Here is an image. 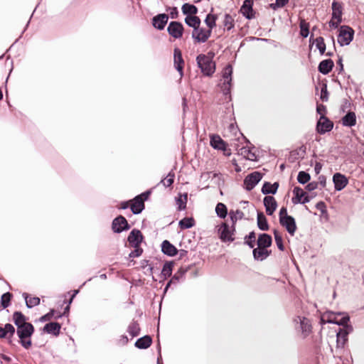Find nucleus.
I'll use <instances>...</instances> for the list:
<instances>
[{"label": "nucleus", "instance_id": "f257e3e1", "mask_svg": "<svg viewBox=\"0 0 364 364\" xmlns=\"http://www.w3.org/2000/svg\"><path fill=\"white\" fill-rule=\"evenodd\" d=\"M196 61L201 72L205 75L210 76L215 73V65L211 57L204 54H200L197 56Z\"/></svg>", "mask_w": 364, "mask_h": 364}, {"label": "nucleus", "instance_id": "f03ea898", "mask_svg": "<svg viewBox=\"0 0 364 364\" xmlns=\"http://www.w3.org/2000/svg\"><path fill=\"white\" fill-rule=\"evenodd\" d=\"M34 331L33 326L31 323L26 324L24 326H18L17 328V335L20 339L21 345L25 348H28L31 346V336Z\"/></svg>", "mask_w": 364, "mask_h": 364}, {"label": "nucleus", "instance_id": "7ed1b4c3", "mask_svg": "<svg viewBox=\"0 0 364 364\" xmlns=\"http://www.w3.org/2000/svg\"><path fill=\"white\" fill-rule=\"evenodd\" d=\"M322 320L339 326H346L349 321V316L340 312L326 311L322 314Z\"/></svg>", "mask_w": 364, "mask_h": 364}, {"label": "nucleus", "instance_id": "20e7f679", "mask_svg": "<svg viewBox=\"0 0 364 364\" xmlns=\"http://www.w3.org/2000/svg\"><path fill=\"white\" fill-rule=\"evenodd\" d=\"M354 31L348 26H342L339 29L338 43L341 46H348L353 39Z\"/></svg>", "mask_w": 364, "mask_h": 364}, {"label": "nucleus", "instance_id": "39448f33", "mask_svg": "<svg viewBox=\"0 0 364 364\" xmlns=\"http://www.w3.org/2000/svg\"><path fill=\"white\" fill-rule=\"evenodd\" d=\"M235 225L229 226L223 223L218 229L220 238L223 242H232L234 240Z\"/></svg>", "mask_w": 364, "mask_h": 364}, {"label": "nucleus", "instance_id": "423d86ee", "mask_svg": "<svg viewBox=\"0 0 364 364\" xmlns=\"http://www.w3.org/2000/svg\"><path fill=\"white\" fill-rule=\"evenodd\" d=\"M342 5L336 1L332 3V18L329 21V26L337 28L342 20Z\"/></svg>", "mask_w": 364, "mask_h": 364}, {"label": "nucleus", "instance_id": "0eeeda50", "mask_svg": "<svg viewBox=\"0 0 364 364\" xmlns=\"http://www.w3.org/2000/svg\"><path fill=\"white\" fill-rule=\"evenodd\" d=\"M232 68L230 65H227L223 72V82L221 85V89L225 95L230 93L232 81Z\"/></svg>", "mask_w": 364, "mask_h": 364}, {"label": "nucleus", "instance_id": "6e6552de", "mask_svg": "<svg viewBox=\"0 0 364 364\" xmlns=\"http://www.w3.org/2000/svg\"><path fill=\"white\" fill-rule=\"evenodd\" d=\"M212 31L210 29L201 28L200 26L193 29L192 32V38L196 43H205L210 37Z\"/></svg>", "mask_w": 364, "mask_h": 364}, {"label": "nucleus", "instance_id": "1a4fd4ad", "mask_svg": "<svg viewBox=\"0 0 364 364\" xmlns=\"http://www.w3.org/2000/svg\"><path fill=\"white\" fill-rule=\"evenodd\" d=\"M262 178V174L258 171H255L248 176L244 180V185L247 191H251Z\"/></svg>", "mask_w": 364, "mask_h": 364}, {"label": "nucleus", "instance_id": "9d476101", "mask_svg": "<svg viewBox=\"0 0 364 364\" xmlns=\"http://www.w3.org/2000/svg\"><path fill=\"white\" fill-rule=\"evenodd\" d=\"M148 193H143L140 196H136L132 201L130 208L134 214L140 213L144 208V200L146 199Z\"/></svg>", "mask_w": 364, "mask_h": 364}, {"label": "nucleus", "instance_id": "9b49d317", "mask_svg": "<svg viewBox=\"0 0 364 364\" xmlns=\"http://www.w3.org/2000/svg\"><path fill=\"white\" fill-rule=\"evenodd\" d=\"M168 34L174 38H180L183 33V26L178 21H171L167 28Z\"/></svg>", "mask_w": 364, "mask_h": 364}, {"label": "nucleus", "instance_id": "f8f14e48", "mask_svg": "<svg viewBox=\"0 0 364 364\" xmlns=\"http://www.w3.org/2000/svg\"><path fill=\"white\" fill-rule=\"evenodd\" d=\"M173 62L176 69L179 73L180 77H182L183 75L184 60L182 58L181 51L178 48H174L173 50Z\"/></svg>", "mask_w": 364, "mask_h": 364}, {"label": "nucleus", "instance_id": "ddd939ff", "mask_svg": "<svg viewBox=\"0 0 364 364\" xmlns=\"http://www.w3.org/2000/svg\"><path fill=\"white\" fill-rule=\"evenodd\" d=\"M333 124L326 117H320L318 121L316 129L319 134H324L332 129Z\"/></svg>", "mask_w": 364, "mask_h": 364}, {"label": "nucleus", "instance_id": "4468645a", "mask_svg": "<svg viewBox=\"0 0 364 364\" xmlns=\"http://www.w3.org/2000/svg\"><path fill=\"white\" fill-rule=\"evenodd\" d=\"M129 226L126 218L122 215L116 218L112 222V229L114 232H121L128 230Z\"/></svg>", "mask_w": 364, "mask_h": 364}, {"label": "nucleus", "instance_id": "2eb2a0df", "mask_svg": "<svg viewBox=\"0 0 364 364\" xmlns=\"http://www.w3.org/2000/svg\"><path fill=\"white\" fill-rule=\"evenodd\" d=\"M280 224L284 227L287 231L293 236L296 230V225L293 217H286L279 220Z\"/></svg>", "mask_w": 364, "mask_h": 364}, {"label": "nucleus", "instance_id": "dca6fc26", "mask_svg": "<svg viewBox=\"0 0 364 364\" xmlns=\"http://www.w3.org/2000/svg\"><path fill=\"white\" fill-rule=\"evenodd\" d=\"M335 189L338 191L343 190L348 183V178L340 173H336L333 176Z\"/></svg>", "mask_w": 364, "mask_h": 364}, {"label": "nucleus", "instance_id": "f3484780", "mask_svg": "<svg viewBox=\"0 0 364 364\" xmlns=\"http://www.w3.org/2000/svg\"><path fill=\"white\" fill-rule=\"evenodd\" d=\"M143 240V235L139 230L134 229L128 237L129 244L134 247H139Z\"/></svg>", "mask_w": 364, "mask_h": 364}, {"label": "nucleus", "instance_id": "a211bd4d", "mask_svg": "<svg viewBox=\"0 0 364 364\" xmlns=\"http://www.w3.org/2000/svg\"><path fill=\"white\" fill-rule=\"evenodd\" d=\"M168 20V16L167 14H161L153 18L152 23L156 28L159 30H163L167 23Z\"/></svg>", "mask_w": 364, "mask_h": 364}, {"label": "nucleus", "instance_id": "6ab92c4d", "mask_svg": "<svg viewBox=\"0 0 364 364\" xmlns=\"http://www.w3.org/2000/svg\"><path fill=\"white\" fill-rule=\"evenodd\" d=\"M264 205L265 206L267 213L269 215L273 214L277 207V203L274 198L269 196L264 197Z\"/></svg>", "mask_w": 364, "mask_h": 364}, {"label": "nucleus", "instance_id": "aec40b11", "mask_svg": "<svg viewBox=\"0 0 364 364\" xmlns=\"http://www.w3.org/2000/svg\"><path fill=\"white\" fill-rule=\"evenodd\" d=\"M345 328L341 329L337 333V343L338 345L343 346L345 342L347 340L348 334L352 331L353 328L350 326H348V323L346 326H343Z\"/></svg>", "mask_w": 364, "mask_h": 364}, {"label": "nucleus", "instance_id": "412c9836", "mask_svg": "<svg viewBox=\"0 0 364 364\" xmlns=\"http://www.w3.org/2000/svg\"><path fill=\"white\" fill-rule=\"evenodd\" d=\"M295 322L300 323L301 329L305 336L309 334L311 330V325L309 320L305 317L298 316L295 319Z\"/></svg>", "mask_w": 364, "mask_h": 364}, {"label": "nucleus", "instance_id": "4be33fe9", "mask_svg": "<svg viewBox=\"0 0 364 364\" xmlns=\"http://www.w3.org/2000/svg\"><path fill=\"white\" fill-rule=\"evenodd\" d=\"M238 154L243 156L245 159L250 160V161H256L257 156L254 151H252V149L248 146H242L238 150Z\"/></svg>", "mask_w": 364, "mask_h": 364}, {"label": "nucleus", "instance_id": "5701e85b", "mask_svg": "<svg viewBox=\"0 0 364 364\" xmlns=\"http://www.w3.org/2000/svg\"><path fill=\"white\" fill-rule=\"evenodd\" d=\"M334 63L332 60L327 59L322 60L318 65V70L323 75H326L331 72Z\"/></svg>", "mask_w": 364, "mask_h": 364}, {"label": "nucleus", "instance_id": "b1692460", "mask_svg": "<svg viewBox=\"0 0 364 364\" xmlns=\"http://www.w3.org/2000/svg\"><path fill=\"white\" fill-rule=\"evenodd\" d=\"M341 121L343 126L351 127L356 124V115L355 112H349L342 118Z\"/></svg>", "mask_w": 364, "mask_h": 364}, {"label": "nucleus", "instance_id": "393cba45", "mask_svg": "<svg viewBox=\"0 0 364 364\" xmlns=\"http://www.w3.org/2000/svg\"><path fill=\"white\" fill-rule=\"evenodd\" d=\"M210 145L218 150H225L226 148L225 143L218 135H213L210 137Z\"/></svg>", "mask_w": 364, "mask_h": 364}, {"label": "nucleus", "instance_id": "a878e982", "mask_svg": "<svg viewBox=\"0 0 364 364\" xmlns=\"http://www.w3.org/2000/svg\"><path fill=\"white\" fill-rule=\"evenodd\" d=\"M162 252L168 256H174L177 253V249L168 240H164L161 244Z\"/></svg>", "mask_w": 364, "mask_h": 364}, {"label": "nucleus", "instance_id": "bb28decb", "mask_svg": "<svg viewBox=\"0 0 364 364\" xmlns=\"http://www.w3.org/2000/svg\"><path fill=\"white\" fill-rule=\"evenodd\" d=\"M253 257L255 259L262 261L265 259L269 255V251L266 248L259 247L253 250Z\"/></svg>", "mask_w": 364, "mask_h": 364}, {"label": "nucleus", "instance_id": "cd10ccee", "mask_svg": "<svg viewBox=\"0 0 364 364\" xmlns=\"http://www.w3.org/2000/svg\"><path fill=\"white\" fill-rule=\"evenodd\" d=\"M15 333V328L10 323H6L4 327L0 326V338H11Z\"/></svg>", "mask_w": 364, "mask_h": 364}, {"label": "nucleus", "instance_id": "c85d7f7f", "mask_svg": "<svg viewBox=\"0 0 364 364\" xmlns=\"http://www.w3.org/2000/svg\"><path fill=\"white\" fill-rule=\"evenodd\" d=\"M13 320L14 321L15 325L17 326H24L26 324H30V323L26 322V316L19 311L14 312L13 315Z\"/></svg>", "mask_w": 364, "mask_h": 364}, {"label": "nucleus", "instance_id": "c756f323", "mask_svg": "<svg viewBox=\"0 0 364 364\" xmlns=\"http://www.w3.org/2000/svg\"><path fill=\"white\" fill-rule=\"evenodd\" d=\"M272 245V237L267 234H262L257 240V245L259 247L267 248Z\"/></svg>", "mask_w": 364, "mask_h": 364}, {"label": "nucleus", "instance_id": "7c9ffc66", "mask_svg": "<svg viewBox=\"0 0 364 364\" xmlns=\"http://www.w3.org/2000/svg\"><path fill=\"white\" fill-rule=\"evenodd\" d=\"M279 187V184L277 183H274L273 184L266 182L264 183L262 188V193L263 194H274L276 193L277 188Z\"/></svg>", "mask_w": 364, "mask_h": 364}, {"label": "nucleus", "instance_id": "2f4dec72", "mask_svg": "<svg viewBox=\"0 0 364 364\" xmlns=\"http://www.w3.org/2000/svg\"><path fill=\"white\" fill-rule=\"evenodd\" d=\"M151 344V338L149 336H146L139 338L135 343V346L140 349H145L149 347Z\"/></svg>", "mask_w": 364, "mask_h": 364}, {"label": "nucleus", "instance_id": "473e14b6", "mask_svg": "<svg viewBox=\"0 0 364 364\" xmlns=\"http://www.w3.org/2000/svg\"><path fill=\"white\" fill-rule=\"evenodd\" d=\"M60 325L58 323L51 322L44 326V331L48 333L58 335L60 332Z\"/></svg>", "mask_w": 364, "mask_h": 364}, {"label": "nucleus", "instance_id": "72a5a7b5", "mask_svg": "<svg viewBox=\"0 0 364 364\" xmlns=\"http://www.w3.org/2000/svg\"><path fill=\"white\" fill-rule=\"evenodd\" d=\"M186 23L192 27L193 29L198 28L200 24V20L199 17L193 15V16H187L185 18Z\"/></svg>", "mask_w": 364, "mask_h": 364}, {"label": "nucleus", "instance_id": "f704fd0d", "mask_svg": "<svg viewBox=\"0 0 364 364\" xmlns=\"http://www.w3.org/2000/svg\"><path fill=\"white\" fill-rule=\"evenodd\" d=\"M188 200V194H180L176 199V205L179 210H183L186 208V203Z\"/></svg>", "mask_w": 364, "mask_h": 364}, {"label": "nucleus", "instance_id": "c9c22d12", "mask_svg": "<svg viewBox=\"0 0 364 364\" xmlns=\"http://www.w3.org/2000/svg\"><path fill=\"white\" fill-rule=\"evenodd\" d=\"M257 225L262 230H267L269 225L263 213H257Z\"/></svg>", "mask_w": 364, "mask_h": 364}, {"label": "nucleus", "instance_id": "e433bc0d", "mask_svg": "<svg viewBox=\"0 0 364 364\" xmlns=\"http://www.w3.org/2000/svg\"><path fill=\"white\" fill-rule=\"evenodd\" d=\"M181 9L183 14L187 16L196 15L198 13L197 7L190 4H184Z\"/></svg>", "mask_w": 364, "mask_h": 364}, {"label": "nucleus", "instance_id": "4c0bfd02", "mask_svg": "<svg viewBox=\"0 0 364 364\" xmlns=\"http://www.w3.org/2000/svg\"><path fill=\"white\" fill-rule=\"evenodd\" d=\"M240 11L247 18H252V8L250 1H245L242 6Z\"/></svg>", "mask_w": 364, "mask_h": 364}, {"label": "nucleus", "instance_id": "58836bf2", "mask_svg": "<svg viewBox=\"0 0 364 364\" xmlns=\"http://www.w3.org/2000/svg\"><path fill=\"white\" fill-rule=\"evenodd\" d=\"M223 24L225 29L230 31L235 26V19L231 15L226 14L224 16Z\"/></svg>", "mask_w": 364, "mask_h": 364}, {"label": "nucleus", "instance_id": "ea45409f", "mask_svg": "<svg viewBox=\"0 0 364 364\" xmlns=\"http://www.w3.org/2000/svg\"><path fill=\"white\" fill-rule=\"evenodd\" d=\"M23 296L28 308L34 307L40 304V299L38 297H29L26 293H24Z\"/></svg>", "mask_w": 364, "mask_h": 364}, {"label": "nucleus", "instance_id": "a19ab883", "mask_svg": "<svg viewBox=\"0 0 364 364\" xmlns=\"http://www.w3.org/2000/svg\"><path fill=\"white\" fill-rule=\"evenodd\" d=\"M294 197L292 198V201L294 204L299 203V200H302L303 197L305 196L306 192L299 187H295L293 190Z\"/></svg>", "mask_w": 364, "mask_h": 364}, {"label": "nucleus", "instance_id": "79ce46f5", "mask_svg": "<svg viewBox=\"0 0 364 364\" xmlns=\"http://www.w3.org/2000/svg\"><path fill=\"white\" fill-rule=\"evenodd\" d=\"M178 225L181 229H188L195 225V221L192 218H185L179 221Z\"/></svg>", "mask_w": 364, "mask_h": 364}, {"label": "nucleus", "instance_id": "37998d69", "mask_svg": "<svg viewBox=\"0 0 364 364\" xmlns=\"http://www.w3.org/2000/svg\"><path fill=\"white\" fill-rule=\"evenodd\" d=\"M229 216H230V220L232 221V224H233V225H235L236 222L238 220H241V219L243 218L244 213L241 210H237L235 211L230 210V213H229Z\"/></svg>", "mask_w": 364, "mask_h": 364}, {"label": "nucleus", "instance_id": "c03bdc74", "mask_svg": "<svg viewBox=\"0 0 364 364\" xmlns=\"http://www.w3.org/2000/svg\"><path fill=\"white\" fill-rule=\"evenodd\" d=\"M215 212L218 217L225 218L228 214L226 205L222 203H218L215 208Z\"/></svg>", "mask_w": 364, "mask_h": 364}, {"label": "nucleus", "instance_id": "a18cd8bd", "mask_svg": "<svg viewBox=\"0 0 364 364\" xmlns=\"http://www.w3.org/2000/svg\"><path fill=\"white\" fill-rule=\"evenodd\" d=\"M216 19L217 17L214 14H209L207 15L205 19V23L208 26V29H210V31H212V29L216 26Z\"/></svg>", "mask_w": 364, "mask_h": 364}, {"label": "nucleus", "instance_id": "49530a36", "mask_svg": "<svg viewBox=\"0 0 364 364\" xmlns=\"http://www.w3.org/2000/svg\"><path fill=\"white\" fill-rule=\"evenodd\" d=\"M299 27H300L301 35L304 38H306L309 34V23L308 22H306L305 20L301 19L300 21Z\"/></svg>", "mask_w": 364, "mask_h": 364}, {"label": "nucleus", "instance_id": "de8ad7c7", "mask_svg": "<svg viewBox=\"0 0 364 364\" xmlns=\"http://www.w3.org/2000/svg\"><path fill=\"white\" fill-rule=\"evenodd\" d=\"M173 262H166L164 264V267H163V269H162V271H161V274L165 277H168L171 275V273H172V270H173Z\"/></svg>", "mask_w": 364, "mask_h": 364}, {"label": "nucleus", "instance_id": "09e8293b", "mask_svg": "<svg viewBox=\"0 0 364 364\" xmlns=\"http://www.w3.org/2000/svg\"><path fill=\"white\" fill-rule=\"evenodd\" d=\"M185 272H186L185 270H183L182 269H179L178 272L174 274V276L172 277V279L167 284V285L165 288V291L170 287L171 284L178 282L183 277Z\"/></svg>", "mask_w": 364, "mask_h": 364}, {"label": "nucleus", "instance_id": "8fccbe9b", "mask_svg": "<svg viewBox=\"0 0 364 364\" xmlns=\"http://www.w3.org/2000/svg\"><path fill=\"white\" fill-rule=\"evenodd\" d=\"M128 332L132 335V337L136 336L139 333V326L136 322H132L128 327Z\"/></svg>", "mask_w": 364, "mask_h": 364}, {"label": "nucleus", "instance_id": "3c124183", "mask_svg": "<svg viewBox=\"0 0 364 364\" xmlns=\"http://www.w3.org/2000/svg\"><path fill=\"white\" fill-rule=\"evenodd\" d=\"M315 43L316 48L318 49L320 53L323 55L326 50V44L324 43V39L322 37H318L315 40Z\"/></svg>", "mask_w": 364, "mask_h": 364}, {"label": "nucleus", "instance_id": "603ef678", "mask_svg": "<svg viewBox=\"0 0 364 364\" xmlns=\"http://www.w3.org/2000/svg\"><path fill=\"white\" fill-rule=\"evenodd\" d=\"M174 178H175L174 173H172V172H170V173H168V174L166 176V178H164V179H162L161 181V183L165 187H169V186H171L173 184V181H174Z\"/></svg>", "mask_w": 364, "mask_h": 364}, {"label": "nucleus", "instance_id": "864d4df0", "mask_svg": "<svg viewBox=\"0 0 364 364\" xmlns=\"http://www.w3.org/2000/svg\"><path fill=\"white\" fill-rule=\"evenodd\" d=\"M11 296L12 295L9 292H6L1 296V305L4 309L9 306Z\"/></svg>", "mask_w": 364, "mask_h": 364}, {"label": "nucleus", "instance_id": "5fc2aeb1", "mask_svg": "<svg viewBox=\"0 0 364 364\" xmlns=\"http://www.w3.org/2000/svg\"><path fill=\"white\" fill-rule=\"evenodd\" d=\"M274 239H275V242H276L277 247L280 250L283 251L284 250V245H283L282 235L277 230H274Z\"/></svg>", "mask_w": 364, "mask_h": 364}, {"label": "nucleus", "instance_id": "6e6d98bb", "mask_svg": "<svg viewBox=\"0 0 364 364\" xmlns=\"http://www.w3.org/2000/svg\"><path fill=\"white\" fill-rule=\"evenodd\" d=\"M310 175L305 171H300L298 173L297 180L299 183L305 184L310 180Z\"/></svg>", "mask_w": 364, "mask_h": 364}, {"label": "nucleus", "instance_id": "4d7b16f0", "mask_svg": "<svg viewBox=\"0 0 364 364\" xmlns=\"http://www.w3.org/2000/svg\"><path fill=\"white\" fill-rule=\"evenodd\" d=\"M256 235L254 232H251L248 236L245 237V244H247L250 248H253L255 246V242Z\"/></svg>", "mask_w": 364, "mask_h": 364}, {"label": "nucleus", "instance_id": "13d9d810", "mask_svg": "<svg viewBox=\"0 0 364 364\" xmlns=\"http://www.w3.org/2000/svg\"><path fill=\"white\" fill-rule=\"evenodd\" d=\"M320 98L322 101L326 102L328 99V93L327 91V87L326 85H323L321 90V96Z\"/></svg>", "mask_w": 364, "mask_h": 364}, {"label": "nucleus", "instance_id": "bf43d9fd", "mask_svg": "<svg viewBox=\"0 0 364 364\" xmlns=\"http://www.w3.org/2000/svg\"><path fill=\"white\" fill-rule=\"evenodd\" d=\"M288 1H289V0H276V3L272 4L270 5V6L273 9H276L277 8H279V7H283L288 3Z\"/></svg>", "mask_w": 364, "mask_h": 364}, {"label": "nucleus", "instance_id": "052dcab7", "mask_svg": "<svg viewBox=\"0 0 364 364\" xmlns=\"http://www.w3.org/2000/svg\"><path fill=\"white\" fill-rule=\"evenodd\" d=\"M316 112L321 117H325V114L326 112V107L323 105H317Z\"/></svg>", "mask_w": 364, "mask_h": 364}, {"label": "nucleus", "instance_id": "680f3d73", "mask_svg": "<svg viewBox=\"0 0 364 364\" xmlns=\"http://www.w3.org/2000/svg\"><path fill=\"white\" fill-rule=\"evenodd\" d=\"M134 248L135 250L129 254L130 257H139L143 252L142 249L139 248V247Z\"/></svg>", "mask_w": 364, "mask_h": 364}, {"label": "nucleus", "instance_id": "e2e57ef3", "mask_svg": "<svg viewBox=\"0 0 364 364\" xmlns=\"http://www.w3.org/2000/svg\"><path fill=\"white\" fill-rule=\"evenodd\" d=\"M286 217H290V215L287 213V209L284 207H282L279 210V220L282 218H284Z\"/></svg>", "mask_w": 364, "mask_h": 364}, {"label": "nucleus", "instance_id": "0e129e2a", "mask_svg": "<svg viewBox=\"0 0 364 364\" xmlns=\"http://www.w3.org/2000/svg\"><path fill=\"white\" fill-rule=\"evenodd\" d=\"M318 187V183L317 182H311L309 183L306 186V188L309 191H312L315 189H316Z\"/></svg>", "mask_w": 364, "mask_h": 364}, {"label": "nucleus", "instance_id": "69168bd1", "mask_svg": "<svg viewBox=\"0 0 364 364\" xmlns=\"http://www.w3.org/2000/svg\"><path fill=\"white\" fill-rule=\"evenodd\" d=\"M170 17L171 18H176L178 16V10L176 7H173L170 9L169 13Z\"/></svg>", "mask_w": 364, "mask_h": 364}, {"label": "nucleus", "instance_id": "338daca9", "mask_svg": "<svg viewBox=\"0 0 364 364\" xmlns=\"http://www.w3.org/2000/svg\"><path fill=\"white\" fill-rule=\"evenodd\" d=\"M53 312L54 311L52 310L50 312H49L48 314L44 315L43 316L41 317V320L42 321H48V320H50V318L53 316Z\"/></svg>", "mask_w": 364, "mask_h": 364}, {"label": "nucleus", "instance_id": "774afa93", "mask_svg": "<svg viewBox=\"0 0 364 364\" xmlns=\"http://www.w3.org/2000/svg\"><path fill=\"white\" fill-rule=\"evenodd\" d=\"M128 341H129V339H128L127 336H122L121 338L119 339V343L122 345L127 344L128 343Z\"/></svg>", "mask_w": 364, "mask_h": 364}]
</instances>
